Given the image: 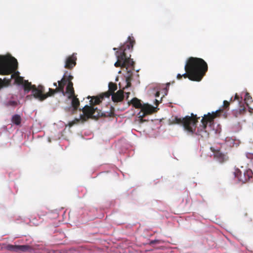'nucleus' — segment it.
I'll return each mask as SVG.
<instances>
[{
  "label": "nucleus",
  "instance_id": "1",
  "mask_svg": "<svg viewBox=\"0 0 253 253\" xmlns=\"http://www.w3.org/2000/svg\"><path fill=\"white\" fill-rule=\"evenodd\" d=\"M220 110L216 111L212 113H209L207 115H204L201 120L202 125H200L196 131L197 123L200 117L196 115L191 113V116H186L181 118L177 116L172 117L169 120L170 124L172 125L177 124L182 126L184 130L189 135L196 134L200 136L201 138L207 139L209 137V133L206 130L208 123H213L214 119L217 117Z\"/></svg>",
  "mask_w": 253,
  "mask_h": 253
},
{
  "label": "nucleus",
  "instance_id": "2",
  "mask_svg": "<svg viewBox=\"0 0 253 253\" xmlns=\"http://www.w3.org/2000/svg\"><path fill=\"white\" fill-rule=\"evenodd\" d=\"M184 69L186 73L182 75V77L199 82L205 75L208 66L203 59L191 57L187 59Z\"/></svg>",
  "mask_w": 253,
  "mask_h": 253
},
{
  "label": "nucleus",
  "instance_id": "3",
  "mask_svg": "<svg viewBox=\"0 0 253 253\" xmlns=\"http://www.w3.org/2000/svg\"><path fill=\"white\" fill-rule=\"evenodd\" d=\"M135 43L134 37L129 36L127 41L119 48H113V50L116 51V55L117 58V61L114 64L115 67L126 68V70L128 68L131 67L133 69L134 62L132 59H131L130 54L128 56L127 55V51L130 52L132 51Z\"/></svg>",
  "mask_w": 253,
  "mask_h": 253
},
{
  "label": "nucleus",
  "instance_id": "4",
  "mask_svg": "<svg viewBox=\"0 0 253 253\" xmlns=\"http://www.w3.org/2000/svg\"><path fill=\"white\" fill-rule=\"evenodd\" d=\"M83 112V114H81L80 118H76L73 121L69 123L68 125L70 127L72 126L75 124L83 123L87 121L89 119H97L100 116L113 117L114 115V108L111 107L110 112L105 113H102L101 110H98L97 107L89 106L88 105H85L82 109H80Z\"/></svg>",
  "mask_w": 253,
  "mask_h": 253
},
{
  "label": "nucleus",
  "instance_id": "5",
  "mask_svg": "<svg viewBox=\"0 0 253 253\" xmlns=\"http://www.w3.org/2000/svg\"><path fill=\"white\" fill-rule=\"evenodd\" d=\"M25 88L27 90H32V95L34 98L41 101L56 93L60 92V91L57 90L58 87H56L55 89L49 88L48 92L44 93V87L43 85H39L36 86V85H33L28 82L26 83Z\"/></svg>",
  "mask_w": 253,
  "mask_h": 253
},
{
  "label": "nucleus",
  "instance_id": "6",
  "mask_svg": "<svg viewBox=\"0 0 253 253\" xmlns=\"http://www.w3.org/2000/svg\"><path fill=\"white\" fill-rule=\"evenodd\" d=\"M18 68L17 60L12 56H0V74L9 75Z\"/></svg>",
  "mask_w": 253,
  "mask_h": 253
},
{
  "label": "nucleus",
  "instance_id": "7",
  "mask_svg": "<svg viewBox=\"0 0 253 253\" xmlns=\"http://www.w3.org/2000/svg\"><path fill=\"white\" fill-rule=\"evenodd\" d=\"M15 78V83L18 84H23L24 87V89L25 91L27 93L29 92L30 90L26 89L25 86L26 83L28 82V83L32 84L31 82H29L27 80H24L23 78L22 77L17 76H16L15 74H13L11 75L10 78H5L3 80H2L1 78H0L4 83L3 86H2L0 90L4 87H7L9 86L10 84L11 80Z\"/></svg>",
  "mask_w": 253,
  "mask_h": 253
},
{
  "label": "nucleus",
  "instance_id": "8",
  "mask_svg": "<svg viewBox=\"0 0 253 253\" xmlns=\"http://www.w3.org/2000/svg\"><path fill=\"white\" fill-rule=\"evenodd\" d=\"M155 108L148 104H144L141 108V111L138 114L139 122L142 123L146 121L143 118L147 115L152 114L155 112Z\"/></svg>",
  "mask_w": 253,
  "mask_h": 253
},
{
  "label": "nucleus",
  "instance_id": "9",
  "mask_svg": "<svg viewBox=\"0 0 253 253\" xmlns=\"http://www.w3.org/2000/svg\"><path fill=\"white\" fill-rule=\"evenodd\" d=\"M210 149L213 154L214 158L219 163H223L228 160L226 154L222 153L219 149L211 147Z\"/></svg>",
  "mask_w": 253,
  "mask_h": 253
},
{
  "label": "nucleus",
  "instance_id": "10",
  "mask_svg": "<svg viewBox=\"0 0 253 253\" xmlns=\"http://www.w3.org/2000/svg\"><path fill=\"white\" fill-rule=\"evenodd\" d=\"M111 95L112 96V94L109 91H107L101 94L99 96L92 97L91 99L89 101V106L94 107V105H98L101 102L102 100L104 97L108 98Z\"/></svg>",
  "mask_w": 253,
  "mask_h": 253
},
{
  "label": "nucleus",
  "instance_id": "11",
  "mask_svg": "<svg viewBox=\"0 0 253 253\" xmlns=\"http://www.w3.org/2000/svg\"><path fill=\"white\" fill-rule=\"evenodd\" d=\"M7 249L11 251L14 252H25L27 251H31L32 247L29 245H12L7 246Z\"/></svg>",
  "mask_w": 253,
  "mask_h": 253
},
{
  "label": "nucleus",
  "instance_id": "12",
  "mask_svg": "<svg viewBox=\"0 0 253 253\" xmlns=\"http://www.w3.org/2000/svg\"><path fill=\"white\" fill-rule=\"evenodd\" d=\"M77 54L73 53L67 57L65 60L64 67L68 69H72L76 65Z\"/></svg>",
  "mask_w": 253,
  "mask_h": 253
},
{
  "label": "nucleus",
  "instance_id": "13",
  "mask_svg": "<svg viewBox=\"0 0 253 253\" xmlns=\"http://www.w3.org/2000/svg\"><path fill=\"white\" fill-rule=\"evenodd\" d=\"M124 98V91L120 89L112 94V100L115 103L121 102L123 100Z\"/></svg>",
  "mask_w": 253,
  "mask_h": 253
},
{
  "label": "nucleus",
  "instance_id": "14",
  "mask_svg": "<svg viewBox=\"0 0 253 253\" xmlns=\"http://www.w3.org/2000/svg\"><path fill=\"white\" fill-rule=\"evenodd\" d=\"M68 94V98L71 99L73 96L75 95L74 89L73 87V83L72 82L68 83L67 85L66 91H65V94Z\"/></svg>",
  "mask_w": 253,
  "mask_h": 253
},
{
  "label": "nucleus",
  "instance_id": "15",
  "mask_svg": "<svg viewBox=\"0 0 253 253\" xmlns=\"http://www.w3.org/2000/svg\"><path fill=\"white\" fill-rule=\"evenodd\" d=\"M234 174L235 177H237L240 181H241L244 183L247 182V179L246 178V177L245 174V172H244L243 175H242L241 171L238 169H236L234 171Z\"/></svg>",
  "mask_w": 253,
  "mask_h": 253
},
{
  "label": "nucleus",
  "instance_id": "16",
  "mask_svg": "<svg viewBox=\"0 0 253 253\" xmlns=\"http://www.w3.org/2000/svg\"><path fill=\"white\" fill-rule=\"evenodd\" d=\"M58 84L57 90L60 91V93H62L63 95H65L64 87L66 84H68V82L65 80V77H63L60 81H58Z\"/></svg>",
  "mask_w": 253,
  "mask_h": 253
},
{
  "label": "nucleus",
  "instance_id": "17",
  "mask_svg": "<svg viewBox=\"0 0 253 253\" xmlns=\"http://www.w3.org/2000/svg\"><path fill=\"white\" fill-rule=\"evenodd\" d=\"M70 99L72 100L71 104L73 108V111H76L80 106V101L77 98V96L76 95L73 96Z\"/></svg>",
  "mask_w": 253,
  "mask_h": 253
},
{
  "label": "nucleus",
  "instance_id": "18",
  "mask_svg": "<svg viewBox=\"0 0 253 253\" xmlns=\"http://www.w3.org/2000/svg\"><path fill=\"white\" fill-rule=\"evenodd\" d=\"M131 103L132 104L133 106L136 108L141 109L143 105V104H141L140 100L137 99V98H133L131 100Z\"/></svg>",
  "mask_w": 253,
  "mask_h": 253
},
{
  "label": "nucleus",
  "instance_id": "19",
  "mask_svg": "<svg viewBox=\"0 0 253 253\" xmlns=\"http://www.w3.org/2000/svg\"><path fill=\"white\" fill-rule=\"evenodd\" d=\"M245 174L246 178L247 179V181H253V172L252 170L250 169H247L245 171Z\"/></svg>",
  "mask_w": 253,
  "mask_h": 253
},
{
  "label": "nucleus",
  "instance_id": "20",
  "mask_svg": "<svg viewBox=\"0 0 253 253\" xmlns=\"http://www.w3.org/2000/svg\"><path fill=\"white\" fill-rule=\"evenodd\" d=\"M11 122L16 125H19L21 122V117L17 114L13 115L11 119Z\"/></svg>",
  "mask_w": 253,
  "mask_h": 253
},
{
  "label": "nucleus",
  "instance_id": "21",
  "mask_svg": "<svg viewBox=\"0 0 253 253\" xmlns=\"http://www.w3.org/2000/svg\"><path fill=\"white\" fill-rule=\"evenodd\" d=\"M109 90L108 91L113 94L114 93H115V91L117 90V84L115 83H114L113 82H110L109 84Z\"/></svg>",
  "mask_w": 253,
  "mask_h": 253
},
{
  "label": "nucleus",
  "instance_id": "22",
  "mask_svg": "<svg viewBox=\"0 0 253 253\" xmlns=\"http://www.w3.org/2000/svg\"><path fill=\"white\" fill-rule=\"evenodd\" d=\"M68 71H66L63 77H65V80L68 83L72 82V80L73 79V77L71 75L67 76Z\"/></svg>",
  "mask_w": 253,
  "mask_h": 253
},
{
  "label": "nucleus",
  "instance_id": "23",
  "mask_svg": "<svg viewBox=\"0 0 253 253\" xmlns=\"http://www.w3.org/2000/svg\"><path fill=\"white\" fill-rule=\"evenodd\" d=\"M17 105V103L15 101H9L6 103V106H16Z\"/></svg>",
  "mask_w": 253,
  "mask_h": 253
},
{
  "label": "nucleus",
  "instance_id": "24",
  "mask_svg": "<svg viewBox=\"0 0 253 253\" xmlns=\"http://www.w3.org/2000/svg\"><path fill=\"white\" fill-rule=\"evenodd\" d=\"M229 105H230V103L228 101H227L226 100H224L223 101V107L224 109H228L229 107Z\"/></svg>",
  "mask_w": 253,
  "mask_h": 253
},
{
  "label": "nucleus",
  "instance_id": "25",
  "mask_svg": "<svg viewBox=\"0 0 253 253\" xmlns=\"http://www.w3.org/2000/svg\"><path fill=\"white\" fill-rule=\"evenodd\" d=\"M131 76H128L126 78V81L127 82V86H130V81H131Z\"/></svg>",
  "mask_w": 253,
  "mask_h": 253
},
{
  "label": "nucleus",
  "instance_id": "26",
  "mask_svg": "<svg viewBox=\"0 0 253 253\" xmlns=\"http://www.w3.org/2000/svg\"><path fill=\"white\" fill-rule=\"evenodd\" d=\"M252 99V97L250 95L249 93H247L246 94L245 97V100L249 101L250 99Z\"/></svg>",
  "mask_w": 253,
  "mask_h": 253
},
{
  "label": "nucleus",
  "instance_id": "27",
  "mask_svg": "<svg viewBox=\"0 0 253 253\" xmlns=\"http://www.w3.org/2000/svg\"><path fill=\"white\" fill-rule=\"evenodd\" d=\"M159 242H160L158 240H152L150 241V244L152 245V244H156V243H159Z\"/></svg>",
  "mask_w": 253,
  "mask_h": 253
},
{
  "label": "nucleus",
  "instance_id": "28",
  "mask_svg": "<svg viewBox=\"0 0 253 253\" xmlns=\"http://www.w3.org/2000/svg\"><path fill=\"white\" fill-rule=\"evenodd\" d=\"M3 82L0 79V89L3 86L4 84Z\"/></svg>",
  "mask_w": 253,
  "mask_h": 253
},
{
  "label": "nucleus",
  "instance_id": "29",
  "mask_svg": "<svg viewBox=\"0 0 253 253\" xmlns=\"http://www.w3.org/2000/svg\"><path fill=\"white\" fill-rule=\"evenodd\" d=\"M182 75L180 74H177V79L178 80H181L182 79Z\"/></svg>",
  "mask_w": 253,
  "mask_h": 253
},
{
  "label": "nucleus",
  "instance_id": "30",
  "mask_svg": "<svg viewBox=\"0 0 253 253\" xmlns=\"http://www.w3.org/2000/svg\"><path fill=\"white\" fill-rule=\"evenodd\" d=\"M160 95V92L159 91H157L156 93V94H155V96L156 97H159Z\"/></svg>",
  "mask_w": 253,
  "mask_h": 253
},
{
  "label": "nucleus",
  "instance_id": "31",
  "mask_svg": "<svg viewBox=\"0 0 253 253\" xmlns=\"http://www.w3.org/2000/svg\"><path fill=\"white\" fill-rule=\"evenodd\" d=\"M235 99H239V97H238V96L237 94L235 95Z\"/></svg>",
  "mask_w": 253,
  "mask_h": 253
},
{
  "label": "nucleus",
  "instance_id": "32",
  "mask_svg": "<svg viewBox=\"0 0 253 253\" xmlns=\"http://www.w3.org/2000/svg\"><path fill=\"white\" fill-rule=\"evenodd\" d=\"M53 85H54V86H55L56 87H58L56 83H53Z\"/></svg>",
  "mask_w": 253,
  "mask_h": 253
},
{
  "label": "nucleus",
  "instance_id": "33",
  "mask_svg": "<svg viewBox=\"0 0 253 253\" xmlns=\"http://www.w3.org/2000/svg\"><path fill=\"white\" fill-rule=\"evenodd\" d=\"M87 98L89 99V98H90V97L89 96H88V97H87Z\"/></svg>",
  "mask_w": 253,
  "mask_h": 253
}]
</instances>
